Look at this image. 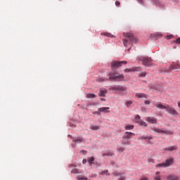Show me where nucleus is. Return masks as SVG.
Wrapping results in <instances>:
<instances>
[{
  "label": "nucleus",
  "instance_id": "nucleus-37",
  "mask_svg": "<svg viewBox=\"0 0 180 180\" xmlns=\"http://www.w3.org/2000/svg\"><path fill=\"white\" fill-rule=\"evenodd\" d=\"M154 179L155 180H161V176H155Z\"/></svg>",
  "mask_w": 180,
  "mask_h": 180
},
{
  "label": "nucleus",
  "instance_id": "nucleus-18",
  "mask_svg": "<svg viewBox=\"0 0 180 180\" xmlns=\"http://www.w3.org/2000/svg\"><path fill=\"white\" fill-rule=\"evenodd\" d=\"M108 109H110L109 107H103V108H100L98 109L99 112H105L106 113H109V110H108Z\"/></svg>",
  "mask_w": 180,
  "mask_h": 180
},
{
  "label": "nucleus",
  "instance_id": "nucleus-32",
  "mask_svg": "<svg viewBox=\"0 0 180 180\" xmlns=\"http://www.w3.org/2000/svg\"><path fill=\"white\" fill-rule=\"evenodd\" d=\"M127 41H129V39H123V44L125 47L127 46Z\"/></svg>",
  "mask_w": 180,
  "mask_h": 180
},
{
  "label": "nucleus",
  "instance_id": "nucleus-1",
  "mask_svg": "<svg viewBox=\"0 0 180 180\" xmlns=\"http://www.w3.org/2000/svg\"><path fill=\"white\" fill-rule=\"evenodd\" d=\"M108 79H103V78H99L98 79V82H103L105 81H122L123 78H124V76L123 75H119V73L117 72H110L108 74Z\"/></svg>",
  "mask_w": 180,
  "mask_h": 180
},
{
  "label": "nucleus",
  "instance_id": "nucleus-3",
  "mask_svg": "<svg viewBox=\"0 0 180 180\" xmlns=\"http://www.w3.org/2000/svg\"><path fill=\"white\" fill-rule=\"evenodd\" d=\"M110 90L118 91L119 92H126V91H127V88L126 86L117 85L111 86Z\"/></svg>",
  "mask_w": 180,
  "mask_h": 180
},
{
  "label": "nucleus",
  "instance_id": "nucleus-19",
  "mask_svg": "<svg viewBox=\"0 0 180 180\" xmlns=\"http://www.w3.org/2000/svg\"><path fill=\"white\" fill-rule=\"evenodd\" d=\"M176 150H178V148L176 146H170L169 148H165V151H174Z\"/></svg>",
  "mask_w": 180,
  "mask_h": 180
},
{
  "label": "nucleus",
  "instance_id": "nucleus-11",
  "mask_svg": "<svg viewBox=\"0 0 180 180\" xmlns=\"http://www.w3.org/2000/svg\"><path fill=\"white\" fill-rule=\"evenodd\" d=\"M140 70V67H134L130 69H125L124 72H134L135 71H139Z\"/></svg>",
  "mask_w": 180,
  "mask_h": 180
},
{
  "label": "nucleus",
  "instance_id": "nucleus-26",
  "mask_svg": "<svg viewBox=\"0 0 180 180\" xmlns=\"http://www.w3.org/2000/svg\"><path fill=\"white\" fill-rule=\"evenodd\" d=\"M156 167L157 168H160V167L167 168V166L165 165V163H161V164L156 165Z\"/></svg>",
  "mask_w": 180,
  "mask_h": 180
},
{
  "label": "nucleus",
  "instance_id": "nucleus-31",
  "mask_svg": "<svg viewBox=\"0 0 180 180\" xmlns=\"http://www.w3.org/2000/svg\"><path fill=\"white\" fill-rule=\"evenodd\" d=\"M100 175H110L108 170H104L100 173Z\"/></svg>",
  "mask_w": 180,
  "mask_h": 180
},
{
  "label": "nucleus",
  "instance_id": "nucleus-22",
  "mask_svg": "<svg viewBox=\"0 0 180 180\" xmlns=\"http://www.w3.org/2000/svg\"><path fill=\"white\" fill-rule=\"evenodd\" d=\"M156 108H158V109H165V110L167 109V106L160 103L156 104Z\"/></svg>",
  "mask_w": 180,
  "mask_h": 180
},
{
  "label": "nucleus",
  "instance_id": "nucleus-38",
  "mask_svg": "<svg viewBox=\"0 0 180 180\" xmlns=\"http://www.w3.org/2000/svg\"><path fill=\"white\" fill-rule=\"evenodd\" d=\"M139 77H141V78H144V77H146V72H142L139 75Z\"/></svg>",
  "mask_w": 180,
  "mask_h": 180
},
{
  "label": "nucleus",
  "instance_id": "nucleus-47",
  "mask_svg": "<svg viewBox=\"0 0 180 180\" xmlns=\"http://www.w3.org/2000/svg\"><path fill=\"white\" fill-rule=\"evenodd\" d=\"M155 176H160V172H156Z\"/></svg>",
  "mask_w": 180,
  "mask_h": 180
},
{
  "label": "nucleus",
  "instance_id": "nucleus-54",
  "mask_svg": "<svg viewBox=\"0 0 180 180\" xmlns=\"http://www.w3.org/2000/svg\"><path fill=\"white\" fill-rule=\"evenodd\" d=\"M98 167H99L101 165L99 163L97 164Z\"/></svg>",
  "mask_w": 180,
  "mask_h": 180
},
{
  "label": "nucleus",
  "instance_id": "nucleus-42",
  "mask_svg": "<svg viewBox=\"0 0 180 180\" xmlns=\"http://www.w3.org/2000/svg\"><path fill=\"white\" fill-rule=\"evenodd\" d=\"M139 180H148V178L146 176H143L141 179H139Z\"/></svg>",
  "mask_w": 180,
  "mask_h": 180
},
{
  "label": "nucleus",
  "instance_id": "nucleus-14",
  "mask_svg": "<svg viewBox=\"0 0 180 180\" xmlns=\"http://www.w3.org/2000/svg\"><path fill=\"white\" fill-rule=\"evenodd\" d=\"M69 137H70L72 139V141L74 143H82V141H84V139H82V138H75V139H74L72 137V136H71V135H69Z\"/></svg>",
  "mask_w": 180,
  "mask_h": 180
},
{
  "label": "nucleus",
  "instance_id": "nucleus-34",
  "mask_svg": "<svg viewBox=\"0 0 180 180\" xmlns=\"http://www.w3.org/2000/svg\"><path fill=\"white\" fill-rule=\"evenodd\" d=\"M113 175L114 176H120V173H119L118 172H114Z\"/></svg>",
  "mask_w": 180,
  "mask_h": 180
},
{
  "label": "nucleus",
  "instance_id": "nucleus-29",
  "mask_svg": "<svg viewBox=\"0 0 180 180\" xmlns=\"http://www.w3.org/2000/svg\"><path fill=\"white\" fill-rule=\"evenodd\" d=\"M91 130H99V126L98 125H92L91 127Z\"/></svg>",
  "mask_w": 180,
  "mask_h": 180
},
{
  "label": "nucleus",
  "instance_id": "nucleus-33",
  "mask_svg": "<svg viewBox=\"0 0 180 180\" xmlns=\"http://www.w3.org/2000/svg\"><path fill=\"white\" fill-rule=\"evenodd\" d=\"M71 172L72 174H78V169H73Z\"/></svg>",
  "mask_w": 180,
  "mask_h": 180
},
{
  "label": "nucleus",
  "instance_id": "nucleus-39",
  "mask_svg": "<svg viewBox=\"0 0 180 180\" xmlns=\"http://www.w3.org/2000/svg\"><path fill=\"white\" fill-rule=\"evenodd\" d=\"M150 103H151V101H150L149 100H146L144 103L145 105H150Z\"/></svg>",
  "mask_w": 180,
  "mask_h": 180
},
{
  "label": "nucleus",
  "instance_id": "nucleus-30",
  "mask_svg": "<svg viewBox=\"0 0 180 180\" xmlns=\"http://www.w3.org/2000/svg\"><path fill=\"white\" fill-rule=\"evenodd\" d=\"M132 103H133V101H126L125 105H126L127 108H129V106L131 105Z\"/></svg>",
  "mask_w": 180,
  "mask_h": 180
},
{
  "label": "nucleus",
  "instance_id": "nucleus-10",
  "mask_svg": "<svg viewBox=\"0 0 180 180\" xmlns=\"http://www.w3.org/2000/svg\"><path fill=\"white\" fill-rule=\"evenodd\" d=\"M146 122H148V123H150L151 124H157V119L153 117H146Z\"/></svg>",
  "mask_w": 180,
  "mask_h": 180
},
{
  "label": "nucleus",
  "instance_id": "nucleus-35",
  "mask_svg": "<svg viewBox=\"0 0 180 180\" xmlns=\"http://www.w3.org/2000/svg\"><path fill=\"white\" fill-rule=\"evenodd\" d=\"M77 180H88L87 177L83 176V177H78Z\"/></svg>",
  "mask_w": 180,
  "mask_h": 180
},
{
  "label": "nucleus",
  "instance_id": "nucleus-49",
  "mask_svg": "<svg viewBox=\"0 0 180 180\" xmlns=\"http://www.w3.org/2000/svg\"><path fill=\"white\" fill-rule=\"evenodd\" d=\"M119 180H124V176H121Z\"/></svg>",
  "mask_w": 180,
  "mask_h": 180
},
{
  "label": "nucleus",
  "instance_id": "nucleus-21",
  "mask_svg": "<svg viewBox=\"0 0 180 180\" xmlns=\"http://www.w3.org/2000/svg\"><path fill=\"white\" fill-rule=\"evenodd\" d=\"M101 34L103 36H105L106 37H110V38H113L115 37V36L109 32H103L101 33Z\"/></svg>",
  "mask_w": 180,
  "mask_h": 180
},
{
  "label": "nucleus",
  "instance_id": "nucleus-8",
  "mask_svg": "<svg viewBox=\"0 0 180 180\" xmlns=\"http://www.w3.org/2000/svg\"><path fill=\"white\" fill-rule=\"evenodd\" d=\"M134 136H136V134L130 131H126L122 136V139H127L128 140H130L131 139H133Z\"/></svg>",
  "mask_w": 180,
  "mask_h": 180
},
{
  "label": "nucleus",
  "instance_id": "nucleus-45",
  "mask_svg": "<svg viewBox=\"0 0 180 180\" xmlns=\"http://www.w3.org/2000/svg\"><path fill=\"white\" fill-rule=\"evenodd\" d=\"M176 43H177V44H180V38H178V39L176 40Z\"/></svg>",
  "mask_w": 180,
  "mask_h": 180
},
{
  "label": "nucleus",
  "instance_id": "nucleus-4",
  "mask_svg": "<svg viewBox=\"0 0 180 180\" xmlns=\"http://www.w3.org/2000/svg\"><path fill=\"white\" fill-rule=\"evenodd\" d=\"M122 64H127V61H126V60L112 61L111 63V68H119V67H122Z\"/></svg>",
  "mask_w": 180,
  "mask_h": 180
},
{
  "label": "nucleus",
  "instance_id": "nucleus-50",
  "mask_svg": "<svg viewBox=\"0 0 180 180\" xmlns=\"http://www.w3.org/2000/svg\"><path fill=\"white\" fill-rule=\"evenodd\" d=\"M101 101H105L106 100L105 98H101Z\"/></svg>",
  "mask_w": 180,
  "mask_h": 180
},
{
  "label": "nucleus",
  "instance_id": "nucleus-17",
  "mask_svg": "<svg viewBox=\"0 0 180 180\" xmlns=\"http://www.w3.org/2000/svg\"><path fill=\"white\" fill-rule=\"evenodd\" d=\"M167 180H179V178H178V176H175V175H169L167 177Z\"/></svg>",
  "mask_w": 180,
  "mask_h": 180
},
{
  "label": "nucleus",
  "instance_id": "nucleus-46",
  "mask_svg": "<svg viewBox=\"0 0 180 180\" xmlns=\"http://www.w3.org/2000/svg\"><path fill=\"white\" fill-rule=\"evenodd\" d=\"M94 115H101L100 112L96 111L93 112Z\"/></svg>",
  "mask_w": 180,
  "mask_h": 180
},
{
  "label": "nucleus",
  "instance_id": "nucleus-36",
  "mask_svg": "<svg viewBox=\"0 0 180 180\" xmlns=\"http://www.w3.org/2000/svg\"><path fill=\"white\" fill-rule=\"evenodd\" d=\"M124 150V148H123V147H120V148H118V151L120 153H123Z\"/></svg>",
  "mask_w": 180,
  "mask_h": 180
},
{
  "label": "nucleus",
  "instance_id": "nucleus-51",
  "mask_svg": "<svg viewBox=\"0 0 180 180\" xmlns=\"http://www.w3.org/2000/svg\"><path fill=\"white\" fill-rule=\"evenodd\" d=\"M178 106L180 108V101L178 102Z\"/></svg>",
  "mask_w": 180,
  "mask_h": 180
},
{
  "label": "nucleus",
  "instance_id": "nucleus-9",
  "mask_svg": "<svg viewBox=\"0 0 180 180\" xmlns=\"http://www.w3.org/2000/svg\"><path fill=\"white\" fill-rule=\"evenodd\" d=\"M175 70H180V65L178 63H174L172 65H170L169 67V69L167 70V72H169L170 71Z\"/></svg>",
  "mask_w": 180,
  "mask_h": 180
},
{
  "label": "nucleus",
  "instance_id": "nucleus-48",
  "mask_svg": "<svg viewBox=\"0 0 180 180\" xmlns=\"http://www.w3.org/2000/svg\"><path fill=\"white\" fill-rule=\"evenodd\" d=\"M82 163L83 164H86V159H84L83 161H82Z\"/></svg>",
  "mask_w": 180,
  "mask_h": 180
},
{
  "label": "nucleus",
  "instance_id": "nucleus-7",
  "mask_svg": "<svg viewBox=\"0 0 180 180\" xmlns=\"http://www.w3.org/2000/svg\"><path fill=\"white\" fill-rule=\"evenodd\" d=\"M123 35L127 37L129 41H136V38H134V34L130 32H124Z\"/></svg>",
  "mask_w": 180,
  "mask_h": 180
},
{
  "label": "nucleus",
  "instance_id": "nucleus-6",
  "mask_svg": "<svg viewBox=\"0 0 180 180\" xmlns=\"http://www.w3.org/2000/svg\"><path fill=\"white\" fill-rule=\"evenodd\" d=\"M152 130L155 131V133H158L159 134H172V132L162 130L156 127H153Z\"/></svg>",
  "mask_w": 180,
  "mask_h": 180
},
{
  "label": "nucleus",
  "instance_id": "nucleus-12",
  "mask_svg": "<svg viewBox=\"0 0 180 180\" xmlns=\"http://www.w3.org/2000/svg\"><path fill=\"white\" fill-rule=\"evenodd\" d=\"M136 98H139V99L145 98L147 99V94L143 93H136L135 94Z\"/></svg>",
  "mask_w": 180,
  "mask_h": 180
},
{
  "label": "nucleus",
  "instance_id": "nucleus-16",
  "mask_svg": "<svg viewBox=\"0 0 180 180\" xmlns=\"http://www.w3.org/2000/svg\"><path fill=\"white\" fill-rule=\"evenodd\" d=\"M138 140H146L148 141H150V140H153V136H143L138 139Z\"/></svg>",
  "mask_w": 180,
  "mask_h": 180
},
{
  "label": "nucleus",
  "instance_id": "nucleus-23",
  "mask_svg": "<svg viewBox=\"0 0 180 180\" xmlns=\"http://www.w3.org/2000/svg\"><path fill=\"white\" fill-rule=\"evenodd\" d=\"M115 154L111 152H108V153H103L102 156L103 157H112V155H114Z\"/></svg>",
  "mask_w": 180,
  "mask_h": 180
},
{
  "label": "nucleus",
  "instance_id": "nucleus-24",
  "mask_svg": "<svg viewBox=\"0 0 180 180\" xmlns=\"http://www.w3.org/2000/svg\"><path fill=\"white\" fill-rule=\"evenodd\" d=\"M86 98H88L89 99H91L92 98H96V95H95L94 94H87Z\"/></svg>",
  "mask_w": 180,
  "mask_h": 180
},
{
  "label": "nucleus",
  "instance_id": "nucleus-5",
  "mask_svg": "<svg viewBox=\"0 0 180 180\" xmlns=\"http://www.w3.org/2000/svg\"><path fill=\"white\" fill-rule=\"evenodd\" d=\"M165 110H167V112L168 113H169V115H172V116H177L178 115V112L169 105L166 106Z\"/></svg>",
  "mask_w": 180,
  "mask_h": 180
},
{
  "label": "nucleus",
  "instance_id": "nucleus-2",
  "mask_svg": "<svg viewBox=\"0 0 180 180\" xmlns=\"http://www.w3.org/2000/svg\"><path fill=\"white\" fill-rule=\"evenodd\" d=\"M139 60L141 61L143 65L146 67H151V63H153V60L150 58H146V57H139Z\"/></svg>",
  "mask_w": 180,
  "mask_h": 180
},
{
  "label": "nucleus",
  "instance_id": "nucleus-53",
  "mask_svg": "<svg viewBox=\"0 0 180 180\" xmlns=\"http://www.w3.org/2000/svg\"><path fill=\"white\" fill-rule=\"evenodd\" d=\"M70 167H76L75 165H70Z\"/></svg>",
  "mask_w": 180,
  "mask_h": 180
},
{
  "label": "nucleus",
  "instance_id": "nucleus-43",
  "mask_svg": "<svg viewBox=\"0 0 180 180\" xmlns=\"http://www.w3.org/2000/svg\"><path fill=\"white\" fill-rule=\"evenodd\" d=\"M115 5H116L117 6H120V1H117L115 2Z\"/></svg>",
  "mask_w": 180,
  "mask_h": 180
},
{
  "label": "nucleus",
  "instance_id": "nucleus-20",
  "mask_svg": "<svg viewBox=\"0 0 180 180\" xmlns=\"http://www.w3.org/2000/svg\"><path fill=\"white\" fill-rule=\"evenodd\" d=\"M108 91L106 89L101 90L100 93L98 94L99 96L105 97Z\"/></svg>",
  "mask_w": 180,
  "mask_h": 180
},
{
  "label": "nucleus",
  "instance_id": "nucleus-27",
  "mask_svg": "<svg viewBox=\"0 0 180 180\" xmlns=\"http://www.w3.org/2000/svg\"><path fill=\"white\" fill-rule=\"evenodd\" d=\"M139 124H140V126H143L144 127H147V123L143 120H140L139 122Z\"/></svg>",
  "mask_w": 180,
  "mask_h": 180
},
{
  "label": "nucleus",
  "instance_id": "nucleus-40",
  "mask_svg": "<svg viewBox=\"0 0 180 180\" xmlns=\"http://www.w3.org/2000/svg\"><path fill=\"white\" fill-rule=\"evenodd\" d=\"M148 162H154V159H153L151 158H148Z\"/></svg>",
  "mask_w": 180,
  "mask_h": 180
},
{
  "label": "nucleus",
  "instance_id": "nucleus-28",
  "mask_svg": "<svg viewBox=\"0 0 180 180\" xmlns=\"http://www.w3.org/2000/svg\"><path fill=\"white\" fill-rule=\"evenodd\" d=\"M134 125H127L125 126V130H133Z\"/></svg>",
  "mask_w": 180,
  "mask_h": 180
},
{
  "label": "nucleus",
  "instance_id": "nucleus-52",
  "mask_svg": "<svg viewBox=\"0 0 180 180\" xmlns=\"http://www.w3.org/2000/svg\"><path fill=\"white\" fill-rule=\"evenodd\" d=\"M172 35H169V37H168V39H170V38H172Z\"/></svg>",
  "mask_w": 180,
  "mask_h": 180
},
{
  "label": "nucleus",
  "instance_id": "nucleus-13",
  "mask_svg": "<svg viewBox=\"0 0 180 180\" xmlns=\"http://www.w3.org/2000/svg\"><path fill=\"white\" fill-rule=\"evenodd\" d=\"M122 139V146H131V141H130V139Z\"/></svg>",
  "mask_w": 180,
  "mask_h": 180
},
{
  "label": "nucleus",
  "instance_id": "nucleus-15",
  "mask_svg": "<svg viewBox=\"0 0 180 180\" xmlns=\"http://www.w3.org/2000/svg\"><path fill=\"white\" fill-rule=\"evenodd\" d=\"M172 162H174V158H169L168 160H166V162H165V165L166 166V168L167 167H169V165H171L172 164Z\"/></svg>",
  "mask_w": 180,
  "mask_h": 180
},
{
  "label": "nucleus",
  "instance_id": "nucleus-41",
  "mask_svg": "<svg viewBox=\"0 0 180 180\" xmlns=\"http://www.w3.org/2000/svg\"><path fill=\"white\" fill-rule=\"evenodd\" d=\"M135 119H136V120H140V119H141V117H140V115H136L135 116Z\"/></svg>",
  "mask_w": 180,
  "mask_h": 180
},
{
  "label": "nucleus",
  "instance_id": "nucleus-44",
  "mask_svg": "<svg viewBox=\"0 0 180 180\" xmlns=\"http://www.w3.org/2000/svg\"><path fill=\"white\" fill-rule=\"evenodd\" d=\"M155 37H161V34H155Z\"/></svg>",
  "mask_w": 180,
  "mask_h": 180
},
{
  "label": "nucleus",
  "instance_id": "nucleus-25",
  "mask_svg": "<svg viewBox=\"0 0 180 180\" xmlns=\"http://www.w3.org/2000/svg\"><path fill=\"white\" fill-rule=\"evenodd\" d=\"M94 161H95V158L94 157H91L89 159H88L89 165H92V164H94Z\"/></svg>",
  "mask_w": 180,
  "mask_h": 180
}]
</instances>
